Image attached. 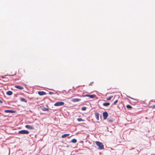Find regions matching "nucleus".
<instances>
[{"mask_svg": "<svg viewBox=\"0 0 155 155\" xmlns=\"http://www.w3.org/2000/svg\"><path fill=\"white\" fill-rule=\"evenodd\" d=\"M5 113H14L15 111L13 110H5Z\"/></svg>", "mask_w": 155, "mask_h": 155, "instance_id": "9d476101", "label": "nucleus"}, {"mask_svg": "<svg viewBox=\"0 0 155 155\" xmlns=\"http://www.w3.org/2000/svg\"><path fill=\"white\" fill-rule=\"evenodd\" d=\"M108 115V114L107 112H105L103 113V116L104 119L106 120L107 118Z\"/></svg>", "mask_w": 155, "mask_h": 155, "instance_id": "39448f33", "label": "nucleus"}, {"mask_svg": "<svg viewBox=\"0 0 155 155\" xmlns=\"http://www.w3.org/2000/svg\"><path fill=\"white\" fill-rule=\"evenodd\" d=\"M64 102L62 101L58 102L54 104V106H62L64 104Z\"/></svg>", "mask_w": 155, "mask_h": 155, "instance_id": "f03ea898", "label": "nucleus"}, {"mask_svg": "<svg viewBox=\"0 0 155 155\" xmlns=\"http://www.w3.org/2000/svg\"><path fill=\"white\" fill-rule=\"evenodd\" d=\"M95 96V95H89V94H86L85 95H84L83 96V97H89L90 98H93Z\"/></svg>", "mask_w": 155, "mask_h": 155, "instance_id": "20e7f679", "label": "nucleus"}, {"mask_svg": "<svg viewBox=\"0 0 155 155\" xmlns=\"http://www.w3.org/2000/svg\"><path fill=\"white\" fill-rule=\"evenodd\" d=\"M15 87L18 89L20 90H22L24 89V87L20 85H15Z\"/></svg>", "mask_w": 155, "mask_h": 155, "instance_id": "1a4fd4ad", "label": "nucleus"}, {"mask_svg": "<svg viewBox=\"0 0 155 155\" xmlns=\"http://www.w3.org/2000/svg\"><path fill=\"white\" fill-rule=\"evenodd\" d=\"M112 97H113V96H110L109 97L107 98V100H108V101L110 100H111V99Z\"/></svg>", "mask_w": 155, "mask_h": 155, "instance_id": "6ab92c4d", "label": "nucleus"}, {"mask_svg": "<svg viewBox=\"0 0 155 155\" xmlns=\"http://www.w3.org/2000/svg\"><path fill=\"white\" fill-rule=\"evenodd\" d=\"M77 120L78 121L80 122L81 121H84V120L82 119L81 118H78L77 119Z\"/></svg>", "mask_w": 155, "mask_h": 155, "instance_id": "a211bd4d", "label": "nucleus"}, {"mask_svg": "<svg viewBox=\"0 0 155 155\" xmlns=\"http://www.w3.org/2000/svg\"><path fill=\"white\" fill-rule=\"evenodd\" d=\"M25 127L28 129L30 130H34V127L33 126L29 125H27L25 126Z\"/></svg>", "mask_w": 155, "mask_h": 155, "instance_id": "423d86ee", "label": "nucleus"}, {"mask_svg": "<svg viewBox=\"0 0 155 155\" xmlns=\"http://www.w3.org/2000/svg\"><path fill=\"white\" fill-rule=\"evenodd\" d=\"M86 107H83L81 108V110H86Z\"/></svg>", "mask_w": 155, "mask_h": 155, "instance_id": "412c9836", "label": "nucleus"}, {"mask_svg": "<svg viewBox=\"0 0 155 155\" xmlns=\"http://www.w3.org/2000/svg\"><path fill=\"white\" fill-rule=\"evenodd\" d=\"M150 107L152 108H155V105L153 106H151Z\"/></svg>", "mask_w": 155, "mask_h": 155, "instance_id": "5701e85b", "label": "nucleus"}, {"mask_svg": "<svg viewBox=\"0 0 155 155\" xmlns=\"http://www.w3.org/2000/svg\"><path fill=\"white\" fill-rule=\"evenodd\" d=\"M77 142V140L75 139H73L71 140V142L74 143H76Z\"/></svg>", "mask_w": 155, "mask_h": 155, "instance_id": "f3484780", "label": "nucleus"}, {"mask_svg": "<svg viewBox=\"0 0 155 155\" xmlns=\"http://www.w3.org/2000/svg\"><path fill=\"white\" fill-rule=\"evenodd\" d=\"M2 77V78H4L3 77Z\"/></svg>", "mask_w": 155, "mask_h": 155, "instance_id": "bb28decb", "label": "nucleus"}, {"mask_svg": "<svg viewBox=\"0 0 155 155\" xmlns=\"http://www.w3.org/2000/svg\"><path fill=\"white\" fill-rule=\"evenodd\" d=\"M95 116L97 120H99V114L98 113L96 112L95 113Z\"/></svg>", "mask_w": 155, "mask_h": 155, "instance_id": "f8f14e48", "label": "nucleus"}, {"mask_svg": "<svg viewBox=\"0 0 155 155\" xmlns=\"http://www.w3.org/2000/svg\"><path fill=\"white\" fill-rule=\"evenodd\" d=\"M52 94V93L51 92L49 93V94Z\"/></svg>", "mask_w": 155, "mask_h": 155, "instance_id": "a878e982", "label": "nucleus"}, {"mask_svg": "<svg viewBox=\"0 0 155 155\" xmlns=\"http://www.w3.org/2000/svg\"><path fill=\"white\" fill-rule=\"evenodd\" d=\"M2 101L1 100H0V104H2Z\"/></svg>", "mask_w": 155, "mask_h": 155, "instance_id": "393cba45", "label": "nucleus"}, {"mask_svg": "<svg viewBox=\"0 0 155 155\" xmlns=\"http://www.w3.org/2000/svg\"><path fill=\"white\" fill-rule=\"evenodd\" d=\"M114 121V120L113 119H109V121L110 122H112Z\"/></svg>", "mask_w": 155, "mask_h": 155, "instance_id": "b1692460", "label": "nucleus"}, {"mask_svg": "<svg viewBox=\"0 0 155 155\" xmlns=\"http://www.w3.org/2000/svg\"><path fill=\"white\" fill-rule=\"evenodd\" d=\"M6 94L8 95H11L13 94V92L11 91H8L6 92Z\"/></svg>", "mask_w": 155, "mask_h": 155, "instance_id": "ddd939ff", "label": "nucleus"}, {"mask_svg": "<svg viewBox=\"0 0 155 155\" xmlns=\"http://www.w3.org/2000/svg\"><path fill=\"white\" fill-rule=\"evenodd\" d=\"M126 107L127 108L129 109H131L132 108V107L131 105L129 104H127L126 105Z\"/></svg>", "mask_w": 155, "mask_h": 155, "instance_id": "dca6fc26", "label": "nucleus"}, {"mask_svg": "<svg viewBox=\"0 0 155 155\" xmlns=\"http://www.w3.org/2000/svg\"><path fill=\"white\" fill-rule=\"evenodd\" d=\"M81 100L79 98H74L72 99L71 101L73 102H77L80 101Z\"/></svg>", "mask_w": 155, "mask_h": 155, "instance_id": "6e6552de", "label": "nucleus"}, {"mask_svg": "<svg viewBox=\"0 0 155 155\" xmlns=\"http://www.w3.org/2000/svg\"><path fill=\"white\" fill-rule=\"evenodd\" d=\"M95 143L97 145L98 147V149L101 150L104 149V146L101 142L96 141L95 142Z\"/></svg>", "mask_w": 155, "mask_h": 155, "instance_id": "f257e3e1", "label": "nucleus"}, {"mask_svg": "<svg viewBox=\"0 0 155 155\" xmlns=\"http://www.w3.org/2000/svg\"><path fill=\"white\" fill-rule=\"evenodd\" d=\"M110 105L109 103H104L103 104V105L104 106H107Z\"/></svg>", "mask_w": 155, "mask_h": 155, "instance_id": "4468645a", "label": "nucleus"}, {"mask_svg": "<svg viewBox=\"0 0 155 155\" xmlns=\"http://www.w3.org/2000/svg\"><path fill=\"white\" fill-rule=\"evenodd\" d=\"M19 99L22 102L27 103V101L25 98L23 97L20 98Z\"/></svg>", "mask_w": 155, "mask_h": 155, "instance_id": "9b49d317", "label": "nucleus"}, {"mask_svg": "<svg viewBox=\"0 0 155 155\" xmlns=\"http://www.w3.org/2000/svg\"><path fill=\"white\" fill-rule=\"evenodd\" d=\"M118 102V100H116L114 103V105H116V104Z\"/></svg>", "mask_w": 155, "mask_h": 155, "instance_id": "4be33fe9", "label": "nucleus"}, {"mask_svg": "<svg viewBox=\"0 0 155 155\" xmlns=\"http://www.w3.org/2000/svg\"><path fill=\"white\" fill-rule=\"evenodd\" d=\"M38 94L42 96L46 94V93L43 91H39L38 92Z\"/></svg>", "mask_w": 155, "mask_h": 155, "instance_id": "0eeeda50", "label": "nucleus"}, {"mask_svg": "<svg viewBox=\"0 0 155 155\" xmlns=\"http://www.w3.org/2000/svg\"><path fill=\"white\" fill-rule=\"evenodd\" d=\"M69 134H64L62 135L61 137L62 138H64L66 137L69 136Z\"/></svg>", "mask_w": 155, "mask_h": 155, "instance_id": "2eb2a0df", "label": "nucleus"}, {"mask_svg": "<svg viewBox=\"0 0 155 155\" xmlns=\"http://www.w3.org/2000/svg\"><path fill=\"white\" fill-rule=\"evenodd\" d=\"M127 97H129V98H130V99H132L133 100H135V101H138V100H137V99H136L134 98H132V97H129V96H127Z\"/></svg>", "mask_w": 155, "mask_h": 155, "instance_id": "aec40b11", "label": "nucleus"}, {"mask_svg": "<svg viewBox=\"0 0 155 155\" xmlns=\"http://www.w3.org/2000/svg\"><path fill=\"white\" fill-rule=\"evenodd\" d=\"M18 133L19 134H28L29 133V132L27 130H23L19 131Z\"/></svg>", "mask_w": 155, "mask_h": 155, "instance_id": "7ed1b4c3", "label": "nucleus"}]
</instances>
